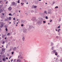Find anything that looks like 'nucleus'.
Wrapping results in <instances>:
<instances>
[{
    "label": "nucleus",
    "mask_w": 62,
    "mask_h": 62,
    "mask_svg": "<svg viewBox=\"0 0 62 62\" xmlns=\"http://www.w3.org/2000/svg\"><path fill=\"white\" fill-rule=\"evenodd\" d=\"M32 20L33 22V23H35L36 22V17H33L32 19Z\"/></svg>",
    "instance_id": "obj_1"
},
{
    "label": "nucleus",
    "mask_w": 62,
    "mask_h": 62,
    "mask_svg": "<svg viewBox=\"0 0 62 62\" xmlns=\"http://www.w3.org/2000/svg\"><path fill=\"white\" fill-rule=\"evenodd\" d=\"M0 24L1 25L0 26V28H2V27H3V25L4 24V23L2 22L0 23Z\"/></svg>",
    "instance_id": "obj_2"
},
{
    "label": "nucleus",
    "mask_w": 62,
    "mask_h": 62,
    "mask_svg": "<svg viewBox=\"0 0 62 62\" xmlns=\"http://www.w3.org/2000/svg\"><path fill=\"white\" fill-rule=\"evenodd\" d=\"M53 53H55V54L56 55H57V53H56V52L55 50H53Z\"/></svg>",
    "instance_id": "obj_3"
},
{
    "label": "nucleus",
    "mask_w": 62,
    "mask_h": 62,
    "mask_svg": "<svg viewBox=\"0 0 62 62\" xmlns=\"http://www.w3.org/2000/svg\"><path fill=\"white\" fill-rule=\"evenodd\" d=\"M12 9V8L11 7H10L9 8H8V10L9 11H10Z\"/></svg>",
    "instance_id": "obj_4"
},
{
    "label": "nucleus",
    "mask_w": 62,
    "mask_h": 62,
    "mask_svg": "<svg viewBox=\"0 0 62 62\" xmlns=\"http://www.w3.org/2000/svg\"><path fill=\"white\" fill-rule=\"evenodd\" d=\"M33 28V26L30 25L29 26V29H31Z\"/></svg>",
    "instance_id": "obj_5"
},
{
    "label": "nucleus",
    "mask_w": 62,
    "mask_h": 62,
    "mask_svg": "<svg viewBox=\"0 0 62 62\" xmlns=\"http://www.w3.org/2000/svg\"><path fill=\"white\" fill-rule=\"evenodd\" d=\"M42 21H40L38 22V23L39 24H42Z\"/></svg>",
    "instance_id": "obj_6"
},
{
    "label": "nucleus",
    "mask_w": 62,
    "mask_h": 62,
    "mask_svg": "<svg viewBox=\"0 0 62 62\" xmlns=\"http://www.w3.org/2000/svg\"><path fill=\"white\" fill-rule=\"evenodd\" d=\"M2 61L4 62H5L6 61V58H3L2 59Z\"/></svg>",
    "instance_id": "obj_7"
},
{
    "label": "nucleus",
    "mask_w": 62,
    "mask_h": 62,
    "mask_svg": "<svg viewBox=\"0 0 62 62\" xmlns=\"http://www.w3.org/2000/svg\"><path fill=\"white\" fill-rule=\"evenodd\" d=\"M12 4L13 6H14L15 4V2H12Z\"/></svg>",
    "instance_id": "obj_8"
},
{
    "label": "nucleus",
    "mask_w": 62,
    "mask_h": 62,
    "mask_svg": "<svg viewBox=\"0 0 62 62\" xmlns=\"http://www.w3.org/2000/svg\"><path fill=\"white\" fill-rule=\"evenodd\" d=\"M17 49V48H16V47H15L13 49V51H16V50Z\"/></svg>",
    "instance_id": "obj_9"
},
{
    "label": "nucleus",
    "mask_w": 62,
    "mask_h": 62,
    "mask_svg": "<svg viewBox=\"0 0 62 62\" xmlns=\"http://www.w3.org/2000/svg\"><path fill=\"white\" fill-rule=\"evenodd\" d=\"M17 62H18V61H19V62H21V61L20 59L17 60Z\"/></svg>",
    "instance_id": "obj_10"
},
{
    "label": "nucleus",
    "mask_w": 62,
    "mask_h": 62,
    "mask_svg": "<svg viewBox=\"0 0 62 62\" xmlns=\"http://www.w3.org/2000/svg\"><path fill=\"white\" fill-rule=\"evenodd\" d=\"M1 12H3V10H2V9H0V13H1Z\"/></svg>",
    "instance_id": "obj_11"
},
{
    "label": "nucleus",
    "mask_w": 62,
    "mask_h": 62,
    "mask_svg": "<svg viewBox=\"0 0 62 62\" xmlns=\"http://www.w3.org/2000/svg\"><path fill=\"white\" fill-rule=\"evenodd\" d=\"M24 39H25L24 38V37H23V38H22V39H23V41H24Z\"/></svg>",
    "instance_id": "obj_12"
},
{
    "label": "nucleus",
    "mask_w": 62,
    "mask_h": 62,
    "mask_svg": "<svg viewBox=\"0 0 62 62\" xmlns=\"http://www.w3.org/2000/svg\"><path fill=\"white\" fill-rule=\"evenodd\" d=\"M54 45V43H53L51 42V46H53Z\"/></svg>",
    "instance_id": "obj_13"
},
{
    "label": "nucleus",
    "mask_w": 62,
    "mask_h": 62,
    "mask_svg": "<svg viewBox=\"0 0 62 62\" xmlns=\"http://www.w3.org/2000/svg\"><path fill=\"white\" fill-rule=\"evenodd\" d=\"M9 16H12V15L10 13L9 14Z\"/></svg>",
    "instance_id": "obj_14"
},
{
    "label": "nucleus",
    "mask_w": 62,
    "mask_h": 62,
    "mask_svg": "<svg viewBox=\"0 0 62 62\" xmlns=\"http://www.w3.org/2000/svg\"><path fill=\"white\" fill-rule=\"evenodd\" d=\"M9 20H11V17H9Z\"/></svg>",
    "instance_id": "obj_15"
},
{
    "label": "nucleus",
    "mask_w": 62,
    "mask_h": 62,
    "mask_svg": "<svg viewBox=\"0 0 62 62\" xmlns=\"http://www.w3.org/2000/svg\"><path fill=\"white\" fill-rule=\"evenodd\" d=\"M48 14H52V13L51 12H50L48 13Z\"/></svg>",
    "instance_id": "obj_16"
},
{
    "label": "nucleus",
    "mask_w": 62,
    "mask_h": 62,
    "mask_svg": "<svg viewBox=\"0 0 62 62\" xmlns=\"http://www.w3.org/2000/svg\"><path fill=\"white\" fill-rule=\"evenodd\" d=\"M2 51H5V49H4V48H2Z\"/></svg>",
    "instance_id": "obj_17"
},
{
    "label": "nucleus",
    "mask_w": 62,
    "mask_h": 62,
    "mask_svg": "<svg viewBox=\"0 0 62 62\" xmlns=\"http://www.w3.org/2000/svg\"><path fill=\"white\" fill-rule=\"evenodd\" d=\"M23 57H20L19 58L20 59H23Z\"/></svg>",
    "instance_id": "obj_18"
},
{
    "label": "nucleus",
    "mask_w": 62,
    "mask_h": 62,
    "mask_svg": "<svg viewBox=\"0 0 62 62\" xmlns=\"http://www.w3.org/2000/svg\"><path fill=\"white\" fill-rule=\"evenodd\" d=\"M54 48V47L52 46L51 48V50H53Z\"/></svg>",
    "instance_id": "obj_19"
},
{
    "label": "nucleus",
    "mask_w": 62,
    "mask_h": 62,
    "mask_svg": "<svg viewBox=\"0 0 62 62\" xmlns=\"http://www.w3.org/2000/svg\"><path fill=\"white\" fill-rule=\"evenodd\" d=\"M61 30V29H59L58 31V32H59V31H60V30Z\"/></svg>",
    "instance_id": "obj_20"
},
{
    "label": "nucleus",
    "mask_w": 62,
    "mask_h": 62,
    "mask_svg": "<svg viewBox=\"0 0 62 62\" xmlns=\"http://www.w3.org/2000/svg\"><path fill=\"white\" fill-rule=\"evenodd\" d=\"M17 3L19 4L20 3V0H18V1H17Z\"/></svg>",
    "instance_id": "obj_21"
},
{
    "label": "nucleus",
    "mask_w": 62,
    "mask_h": 62,
    "mask_svg": "<svg viewBox=\"0 0 62 62\" xmlns=\"http://www.w3.org/2000/svg\"><path fill=\"white\" fill-rule=\"evenodd\" d=\"M46 19H48V17H47V16H46Z\"/></svg>",
    "instance_id": "obj_22"
},
{
    "label": "nucleus",
    "mask_w": 62,
    "mask_h": 62,
    "mask_svg": "<svg viewBox=\"0 0 62 62\" xmlns=\"http://www.w3.org/2000/svg\"><path fill=\"white\" fill-rule=\"evenodd\" d=\"M44 13H46V14H47V13L46 12V11H45L44 12Z\"/></svg>",
    "instance_id": "obj_23"
},
{
    "label": "nucleus",
    "mask_w": 62,
    "mask_h": 62,
    "mask_svg": "<svg viewBox=\"0 0 62 62\" xmlns=\"http://www.w3.org/2000/svg\"><path fill=\"white\" fill-rule=\"evenodd\" d=\"M5 30L6 31H8V29H7V28H6Z\"/></svg>",
    "instance_id": "obj_24"
},
{
    "label": "nucleus",
    "mask_w": 62,
    "mask_h": 62,
    "mask_svg": "<svg viewBox=\"0 0 62 62\" xmlns=\"http://www.w3.org/2000/svg\"><path fill=\"white\" fill-rule=\"evenodd\" d=\"M56 38L57 39H58V36H57L56 37Z\"/></svg>",
    "instance_id": "obj_25"
},
{
    "label": "nucleus",
    "mask_w": 62,
    "mask_h": 62,
    "mask_svg": "<svg viewBox=\"0 0 62 62\" xmlns=\"http://www.w3.org/2000/svg\"><path fill=\"white\" fill-rule=\"evenodd\" d=\"M34 8H37V6H34Z\"/></svg>",
    "instance_id": "obj_26"
},
{
    "label": "nucleus",
    "mask_w": 62,
    "mask_h": 62,
    "mask_svg": "<svg viewBox=\"0 0 62 62\" xmlns=\"http://www.w3.org/2000/svg\"><path fill=\"white\" fill-rule=\"evenodd\" d=\"M58 6H56L55 7V8H58Z\"/></svg>",
    "instance_id": "obj_27"
},
{
    "label": "nucleus",
    "mask_w": 62,
    "mask_h": 62,
    "mask_svg": "<svg viewBox=\"0 0 62 62\" xmlns=\"http://www.w3.org/2000/svg\"><path fill=\"white\" fill-rule=\"evenodd\" d=\"M10 35V33H8V34H7V35L8 36V35Z\"/></svg>",
    "instance_id": "obj_28"
},
{
    "label": "nucleus",
    "mask_w": 62,
    "mask_h": 62,
    "mask_svg": "<svg viewBox=\"0 0 62 62\" xmlns=\"http://www.w3.org/2000/svg\"><path fill=\"white\" fill-rule=\"evenodd\" d=\"M43 23H46V21H43Z\"/></svg>",
    "instance_id": "obj_29"
},
{
    "label": "nucleus",
    "mask_w": 62,
    "mask_h": 62,
    "mask_svg": "<svg viewBox=\"0 0 62 62\" xmlns=\"http://www.w3.org/2000/svg\"><path fill=\"white\" fill-rule=\"evenodd\" d=\"M14 53V52H12L11 53H12V54H13Z\"/></svg>",
    "instance_id": "obj_30"
},
{
    "label": "nucleus",
    "mask_w": 62,
    "mask_h": 62,
    "mask_svg": "<svg viewBox=\"0 0 62 62\" xmlns=\"http://www.w3.org/2000/svg\"><path fill=\"white\" fill-rule=\"evenodd\" d=\"M21 55H20V56H18V58H19V57H20V56H21Z\"/></svg>",
    "instance_id": "obj_31"
},
{
    "label": "nucleus",
    "mask_w": 62,
    "mask_h": 62,
    "mask_svg": "<svg viewBox=\"0 0 62 62\" xmlns=\"http://www.w3.org/2000/svg\"><path fill=\"white\" fill-rule=\"evenodd\" d=\"M59 21H61V18H60L59 19Z\"/></svg>",
    "instance_id": "obj_32"
},
{
    "label": "nucleus",
    "mask_w": 62,
    "mask_h": 62,
    "mask_svg": "<svg viewBox=\"0 0 62 62\" xmlns=\"http://www.w3.org/2000/svg\"><path fill=\"white\" fill-rule=\"evenodd\" d=\"M53 4H54L55 3V2H54V1H53Z\"/></svg>",
    "instance_id": "obj_33"
},
{
    "label": "nucleus",
    "mask_w": 62,
    "mask_h": 62,
    "mask_svg": "<svg viewBox=\"0 0 62 62\" xmlns=\"http://www.w3.org/2000/svg\"><path fill=\"white\" fill-rule=\"evenodd\" d=\"M2 38H4V36L3 35H2Z\"/></svg>",
    "instance_id": "obj_34"
},
{
    "label": "nucleus",
    "mask_w": 62,
    "mask_h": 62,
    "mask_svg": "<svg viewBox=\"0 0 62 62\" xmlns=\"http://www.w3.org/2000/svg\"><path fill=\"white\" fill-rule=\"evenodd\" d=\"M59 26H59V27H58V28H60V27Z\"/></svg>",
    "instance_id": "obj_35"
},
{
    "label": "nucleus",
    "mask_w": 62,
    "mask_h": 62,
    "mask_svg": "<svg viewBox=\"0 0 62 62\" xmlns=\"http://www.w3.org/2000/svg\"><path fill=\"white\" fill-rule=\"evenodd\" d=\"M2 15H3V16H4V13H2Z\"/></svg>",
    "instance_id": "obj_36"
},
{
    "label": "nucleus",
    "mask_w": 62,
    "mask_h": 62,
    "mask_svg": "<svg viewBox=\"0 0 62 62\" xmlns=\"http://www.w3.org/2000/svg\"><path fill=\"white\" fill-rule=\"evenodd\" d=\"M21 26H23V24H22L21 25Z\"/></svg>",
    "instance_id": "obj_37"
},
{
    "label": "nucleus",
    "mask_w": 62,
    "mask_h": 62,
    "mask_svg": "<svg viewBox=\"0 0 62 62\" xmlns=\"http://www.w3.org/2000/svg\"><path fill=\"white\" fill-rule=\"evenodd\" d=\"M13 61V59H12L11 60V62H12Z\"/></svg>",
    "instance_id": "obj_38"
},
{
    "label": "nucleus",
    "mask_w": 62,
    "mask_h": 62,
    "mask_svg": "<svg viewBox=\"0 0 62 62\" xmlns=\"http://www.w3.org/2000/svg\"><path fill=\"white\" fill-rule=\"evenodd\" d=\"M4 43H5V41H4L3 42V44H4Z\"/></svg>",
    "instance_id": "obj_39"
},
{
    "label": "nucleus",
    "mask_w": 62,
    "mask_h": 62,
    "mask_svg": "<svg viewBox=\"0 0 62 62\" xmlns=\"http://www.w3.org/2000/svg\"><path fill=\"white\" fill-rule=\"evenodd\" d=\"M15 61H16V59H15L14 60V62Z\"/></svg>",
    "instance_id": "obj_40"
},
{
    "label": "nucleus",
    "mask_w": 62,
    "mask_h": 62,
    "mask_svg": "<svg viewBox=\"0 0 62 62\" xmlns=\"http://www.w3.org/2000/svg\"><path fill=\"white\" fill-rule=\"evenodd\" d=\"M4 27H5V28H6V27H7V26L6 25H5L4 26Z\"/></svg>",
    "instance_id": "obj_41"
},
{
    "label": "nucleus",
    "mask_w": 62,
    "mask_h": 62,
    "mask_svg": "<svg viewBox=\"0 0 62 62\" xmlns=\"http://www.w3.org/2000/svg\"><path fill=\"white\" fill-rule=\"evenodd\" d=\"M6 59H8V57H6Z\"/></svg>",
    "instance_id": "obj_42"
},
{
    "label": "nucleus",
    "mask_w": 62,
    "mask_h": 62,
    "mask_svg": "<svg viewBox=\"0 0 62 62\" xmlns=\"http://www.w3.org/2000/svg\"><path fill=\"white\" fill-rule=\"evenodd\" d=\"M5 39H7V37H5Z\"/></svg>",
    "instance_id": "obj_43"
},
{
    "label": "nucleus",
    "mask_w": 62,
    "mask_h": 62,
    "mask_svg": "<svg viewBox=\"0 0 62 62\" xmlns=\"http://www.w3.org/2000/svg\"><path fill=\"white\" fill-rule=\"evenodd\" d=\"M3 57H5V56L4 55L2 56Z\"/></svg>",
    "instance_id": "obj_44"
},
{
    "label": "nucleus",
    "mask_w": 62,
    "mask_h": 62,
    "mask_svg": "<svg viewBox=\"0 0 62 62\" xmlns=\"http://www.w3.org/2000/svg\"><path fill=\"white\" fill-rule=\"evenodd\" d=\"M13 20H15V17L13 18Z\"/></svg>",
    "instance_id": "obj_45"
},
{
    "label": "nucleus",
    "mask_w": 62,
    "mask_h": 62,
    "mask_svg": "<svg viewBox=\"0 0 62 62\" xmlns=\"http://www.w3.org/2000/svg\"><path fill=\"white\" fill-rule=\"evenodd\" d=\"M7 3H8V1H7L5 3V4H7Z\"/></svg>",
    "instance_id": "obj_46"
},
{
    "label": "nucleus",
    "mask_w": 62,
    "mask_h": 62,
    "mask_svg": "<svg viewBox=\"0 0 62 62\" xmlns=\"http://www.w3.org/2000/svg\"><path fill=\"white\" fill-rule=\"evenodd\" d=\"M7 20L6 19H5V21H7Z\"/></svg>",
    "instance_id": "obj_47"
},
{
    "label": "nucleus",
    "mask_w": 62,
    "mask_h": 62,
    "mask_svg": "<svg viewBox=\"0 0 62 62\" xmlns=\"http://www.w3.org/2000/svg\"><path fill=\"white\" fill-rule=\"evenodd\" d=\"M52 21V20H51L50 21V22H51Z\"/></svg>",
    "instance_id": "obj_48"
},
{
    "label": "nucleus",
    "mask_w": 62,
    "mask_h": 62,
    "mask_svg": "<svg viewBox=\"0 0 62 62\" xmlns=\"http://www.w3.org/2000/svg\"><path fill=\"white\" fill-rule=\"evenodd\" d=\"M56 31H57V29H56Z\"/></svg>",
    "instance_id": "obj_49"
},
{
    "label": "nucleus",
    "mask_w": 62,
    "mask_h": 62,
    "mask_svg": "<svg viewBox=\"0 0 62 62\" xmlns=\"http://www.w3.org/2000/svg\"><path fill=\"white\" fill-rule=\"evenodd\" d=\"M58 35H60V33H58Z\"/></svg>",
    "instance_id": "obj_50"
},
{
    "label": "nucleus",
    "mask_w": 62,
    "mask_h": 62,
    "mask_svg": "<svg viewBox=\"0 0 62 62\" xmlns=\"http://www.w3.org/2000/svg\"><path fill=\"white\" fill-rule=\"evenodd\" d=\"M2 39V38L1 37L0 38V40H1V39Z\"/></svg>",
    "instance_id": "obj_51"
},
{
    "label": "nucleus",
    "mask_w": 62,
    "mask_h": 62,
    "mask_svg": "<svg viewBox=\"0 0 62 62\" xmlns=\"http://www.w3.org/2000/svg\"><path fill=\"white\" fill-rule=\"evenodd\" d=\"M7 55H8V56H9V54H8Z\"/></svg>",
    "instance_id": "obj_52"
},
{
    "label": "nucleus",
    "mask_w": 62,
    "mask_h": 62,
    "mask_svg": "<svg viewBox=\"0 0 62 62\" xmlns=\"http://www.w3.org/2000/svg\"><path fill=\"white\" fill-rule=\"evenodd\" d=\"M60 61H61V62H62V60H60Z\"/></svg>",
    "instance_id": "obj_53"
},
{
    "label": "nucleus",
    "mask_w": 62,
    "mask_h": 62,
    "mask_svg": "<svg viewBox=\"0 0 62 62\" xmlns=\"http://www.w3.org/2000/svg\"><path fill=\"white\" fill-rule=\"evenodd\" d=\"M20 54H23V53H22V52H21Z\"/></svg>",
    "instance_id": "obj_54"
},
{
    "label": "nucleus",
    "mask_w": 62,
    "mask_h": 62,
    "mask_svg": "<svg viewBox=\"0 0 62 62\" xmlns=\"http://www.w3.org/2000/svg\"><path fill=\"white\" fill-rule=\"evenodd\" d=\"M8 46V44H7L6 45V46Z\"/></svg>",
    "instance_id": "obj_55"
},
{
    "label": "nucleus",
    "mask_w": 62,
    "mask_h": 62,
    "mask_svg": "<svg viewBox=\"0 0 62 62\" xmlns=\"http://www.w3.org/2000/svg\"><path fill=\"white\" fill-rule=\"evenodd\" d=\"M9 23V24H10V23H11V22H10Z\"/></svg>",
    "instance_id": "obj_56"
},
{
    "label": "nucleus",
    "mask_w": 62,
    "mask_h": 62,
    "mask_svg": "<svg viewBox=\"0 0 62 62\" xmlns=\"http://www.w3.org/2000/svg\"><path fill=\"white\" fill-rule=\"evenodd\" d=\"M2 61H0V62H2Z\"/></svg>",
    "instance_id": "obj_57"
},
{
    "label": "nucleus",
    "mask_w": 62,
    "mask_h": 62,
    "mask_svg": "<svg viewBox=\"0 0 62 62\" xmlns=\"http://www.w3.org/2000/svg\"><path fill=\"white\" fill-rule=\"evenodd\" d=\"M3 36H4V37L5 36V35H3Z\"/></svg>",
    "instance_id": "obj_58"
},
{
    "label": "nucleus",
    "mask_w": 62,
    "mask_h": 62,
    "mask_svg": "<svg viewBox=\"0 0 62 62\" xmlns=\"http://www.w3.org/2000/svg\"><path fill=\"white\" fill-rule=\"evenodd\" d=\"M18 22H17L16 24H18Z\"/></svg>",
    "instance_id": "obj_59"
},
{
    "label": "nucleus",
    "mask_w": 62,
    "mask_h": 62,
    "mask_svg": "<svg viewBox=\"0 0 62 62\" xmlns=\"http://www.w3.org/2000/svg\"><path fill=\"white\" fill-rule=\"evenodd\" d=\"M28 4V2L27 3H26L27 4Z\"/></svg>",
    "instance_id": "obj_60"
},
{
    "label": "nucleus",
    "mask_w": 62,
    "mask_h": 62,
    "mask_svg": "<svg viewBox=\"0 0 62 62\" xmlns=\"http://www.w3.org/2000/svg\"><path fill=\"white\" fill-rule=\"evenodd\" d=\"M2 47H4V46H3V45H2Z\"/></svg>",
    "instance_id": "obj_61"
},
{
    "label": "nucleus",
    "mask_w": 62,
    "mask_h": 62,
    "mask_svg": "<svg viewBox=\"0 0 62 62\" xmlns=\"http://www.w3.org/2000/svg\"><path fill=\"white\" fill-rule=\"evenodd\" d=\"M47 4V3H46V4Z\"/></svg>",
    "instance_id": "obj_62"
},
{
    "label": "nucleus",
    "mask_w": 62,
    "mask_h": 62,
    "mask_svg": "<svg viewBox=\"0 0 62 62\" xmlns=\"http://www.w3.org/2000/svg\"><path fill=\"white\" fill-rule=\"evenodd\" d=\"M11 56H10V58H11Z\"/></svg>",
    "instance_id": "obj_63"
},
{
    "label": "nucleus",
    "mask_w": 62,
    "mask_h": 62,
    "mask_svg": "<svg viewBox=\"0 0 62 62\" xmlns=\"http://www.w3.org/2000/svg\"><path fill=\"white\" fill-rule=\"evenodd\" d=\"M19 12H20V10H19Z\"/></svg>",
    "instance_id": "obj_64"
}]
</instances>
